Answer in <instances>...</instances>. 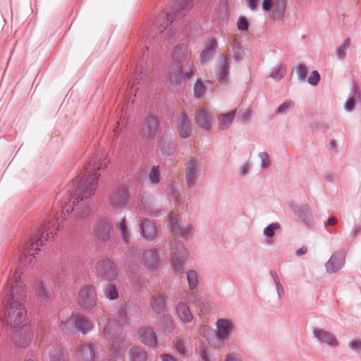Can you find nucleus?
Masks as SVG:
<instances>
[{
	"instance_id": "obj_17",
	"label": "nucleus",
	"mask_w": 361,
	"mask_h": 361,
	"mask_svg": "<svg viewBox=\"0 0 361 361\" xmlns=\"http://www.w3.org/2000/svg\"><path fill=\"white\" fill-rule=\"evenodd\" d=\"M314 336L322 343L335 348L338 345V341L334 334L331 332L321 329L313 330Z\"/></svg>"
},
{
	"instance_id": "obj_22",
	"label": "nucleus",
	"mask_w": 361,
	"mask_h": 361,
	"mask_svg": "<svg viewBox=\"0 0 361 361\" xmlns=\"http://www.w3.org/2000/svg\"><path fill=\"white\" fill-rule=\"evenodd\" d=\"M141 231L143 238L146 240H152L157 235V228L154 223L149 219H143L141 221Z\"/></svg>"
},
{
	"instance_id": "obj_33",
	"label": "nucleus",
	"mask_w": 361,
	"mask_h": 361,
	"mask_svg": "<svg viewBox=\"0 0 361 361\" xmlns=\"http://www.w3.org/2000/svg\"><path fill=\"white\" fill-rule=\"evenodd\" d=\"M104 292L105 296L110 300H116L119 297L116 286L112 283L106 285L104 288Z\"/></svg>"
},
{
	"instance_id": "obj_7",
	"label": "nucleus",
	"mask_w": 361,
	"mask_h": 361,
	"mask_svg": "<svg viewBox=\"0 0 361 361\" xmlns=\"http://www.w3.org/2000/svg\"><path fill=\"white\" fill-rule=\"evenodd\" d=\"M129 200V192L126 188L118 187L112 190L107 197L109 204L115 209L124 207Z\"/></svg>"
},
{
	"instance_id": "obj_29",
	"label": "nucleus",
	"mask_w": 361,
	"mask_h": 361,
	"mask_svg": "<svg viewBox=\"0 0 361 361\" xmlns=\"http://www.w3.org/2000/svg\"><path fill=\"white\" fill-rule=\"evenodd\" d=\"M343 258L341 255H333L327 262L326 267L329 272L337 271L343 265Z\"/></svg>"
},
{
	"instance_id": "obj_18",
	"label": "nucleus",
	"mask_w": 361,
	"mask_h": 361,
	"mask_svg": "<svg viewBox=\"0 0 361 361\" xmlns=\"http://www.w3.org/2000/svg\"><path fill=\"white\" fill-rule=\"evenodd\" d=\"M200 166L197 162L191 160L186 165L185 178L188 187H192L197 180Z\"/></svg>"
},
{
	"instance_id": "obj_14",
	"label": "nucleus",
	"mask_w": 361,
	"mask_h": 361,
	"mask_svg": "<svg viewBox=\"0 0 361 361\" xmlns=\"http://www.w3.org/2000/svg\"><path fill=\"white\" fill-rule=\"evenodd\" d=\"M128 348L127 342L121 337H116L112 341L109 348V355L111 358L121 357Z\"/></svg>"
},
{
	"instance_id": "obj_21",
	"label": "nucleus",
	"mask_w": 361,
	"mask_h": 361,
	"mask_svg": "<svg viewBox=\"0 0 361 361\" xmlns=\"http://www.w3.org/2000/svg\"><path fill=\"white\" fill-rule=\"evenodd\" d=\"M228 66L227 63V58L225 55H221L216 73L218 81L221 84H226L228 81Z\"/></svg>"
},
{
	"instance_id": "obj_2",
	"label": "nucleus",
	"mask_w": 361,
	"mask_h": 361,
	"mask_svg": "<svg viewBox=\"0 0 361 361\" xmlns=\"http://www.w3.org/2000/svg\"><path fill=\"white\" fill-rule=\"evenodd\" d=\"M108 163L109 161L104 154H99L96 155L85 168V179L81 180L78 183L75 192V200L73 202L72 212L76 217L82 219L90 214L92 207L90 197L94 193L97 185V180L99 178V174L96 171L106 168Z\"/></svg>"
},
{
	"instance_id": "obj_35",
	"label": "nucleus",
	"mask_w": 361,
	"mask_h": 361,
	"mask_svg": "<svg viewBox=\"0 0 361 361\" xmlns=\"http://www.w3.org/2000/svg\"><path fill=\"white\" fill-rule=\"evenodd\" d=\"M50 361H65L61 347H57L50 352Z\"/></svg>"
},
{
	"instance_id": "obj_11",
	"label": "nucleus",
	"mask_w": 361,
	"mask_h": 361,
	"mask_svg": "<svg viewBox=\"0 0 361 361\" xmlns=\"http://www.w3.org/2000/svg\"><path fill=\"white\" fill-rule=\"evenodd\" d=\"M13 339L19 347L24 348L27 346L33 339V334L31 332L30 326H23L15 333Z\"/></svg>"
},
{
	"instance_id": "obj_4",
	"label": "nucleus",
	"mask_w": 361,
	"mask_h": 361,
	"mask_svg": "<svg viewBox=\"0 0 361 361\" xmlns=\"http://www.w3.org/2000/svg\"><path fill=\"white\" fill-rule=\"evenodd\" d=\"M59 327L66 333L75 329L82 334H86L92 329L93 325L85 317L80 313L74 312L66 321L61 322Z\"/></svg>"
},
{
	"instance_id": "obj_34",
	"label": "nucleus",
	"mask_w": 361,
	"mask_h": 361,
	"mask_svg": "<svg viewBox=\"0 0 361 361\" xmlns=\"http://www.w3.org/2000/svg\"><path fill=\"white\" fill-rule=\"evenodd\" d=\"M286 73V66L281 64L270 74V78L276 80H281Z\"/></svg>"
},
{
	"instance_id": "obj_47",
	"label": "nucleus",
	"mask_w": 361,
	"mask_h": 361,
	"mask_svg": "<svg viewBox=\"0 0 361 361\" xmlns=\"http://www.w3.org/2000/svg\"><path fill=\"white\" fill-rule=\"evenodd\" d=\"M259 156L260 159H262V166L267 167L269 165V159L268 154L267 152H261Z\"/></svg>"
},
{
	"instance_id": "obj_63",
	"label": "nucleus",
	"mask_w": 361,
	"mask_h": 361,
	"mask_svg": "<svg viewBox=\"0 0 361 361\" xmlns=\"http://www.w3.org/2000/svg\"><path fill=\"white\" fill-rule=\"evenodd\" d=\"M24 361H35V360H32V359L29 358V359H26V360H25Z\"/></svg>"
},
{
	"instance_id": "obj_10",
	"label": "nucleus",
	"mask_w": 361,
	"mask_h": 361,
	"mask_svg": "<svg viewBox=\"0 0 361 361\" xmlns=\"http://www.w3.org/2000/svg\"><path fill=\"white\" fill-rule=\"evenodd\" d=\"M94 233L98 240L107 242L112 238L114 231L109 223L99 220L94 226Z\"/></svg>"
},
{
	"instance_id": "obj_42",
	"label": "nucleus",
	"mask_w": 361,
	"mask_h": 361,
	"mask_svg": "<svg viewBox=\"0 0 361 361\" xmlns=\"http://www.w3.org/2000/svg\"><path fill=\"white\" fill-rule=\"evenodd\" d=\"M279 228L278 224H271L264 228V233L268 237H272L274 235V230Z\"/></svg>"
},
{
	"instance_id": "obj_54",
	"label": "nucleus",
	"mask_w": 361,
	"mask_h": 361,
	"mask_svg": "<svg viewBox=\"0 0 361 361\" xmlns=\"http://www.w3.org/2000/svg\"><path fill=\"white\" fill-rule=\"evenodd\" d=\"M274 5V2L271 0H264L263 1V8L265 11H269L271 6Z\"/></svg>"
},
{
	"instance_id": "obj_15",
	"label": "nucleus",
	"mask_w": 361,
	"mask_h": 361,
	"mask_svg": "<svg viewBox=\"0 0 361 361\" xmlns=\"http://www.w3.org/2000/svg\"><path fill=\"white\" fill-rule=\"evenodd\" d=\"M159 122L156 117L147 118L142 129V136L146 140L152 139L156 135Z\"/></svg>"
},
{
	"instance_id": "obj_12",
	"label": "nucleus",
	"mask_w": 361,
	"mask_h": 361,
	"mask_svg": "<svg viewBox=\"0 0 361 361\" xmlns=\"http://www.w3.org/2000/svg\"><path fill=\"white\" fill-rule=\"evenodd\" d=\"M168 226L171 232L176 235L186 236L191 231V226L183 228L179 224L178 216L175 213H169L168 216Z\"/></svg>"
},
{
	"instance_id": "obj_30",
	"label": "nucleus",
	"mask_w": 361,
	"mask_h": 361,
	"mask_svg": "<svg viewBox=\"0 0 361 361\" xmlns=\"http://www.w3.org/2000/svg\"><path fill=\"white\" fill-rule=\"evenodd\" d=\"M236 110L227 114H222L218 116L217 119L219 128L222 130L228 128L232 123L235 116Z\"/></svg>"
},
{
	"instance_id": "obj_26",
	"label": "nucleus",
	"mask_w": 361,
	"mask_h": 361,
	"mask_svg": "<svg viewBox=\"0 0 361 361\" xmlns=\"http://www.w3.org/2000/svg\"><path fill=\"white\" fill-rule=\"evenodd\" d=\"M176 312L179 319L184 323L190 322L193 319L188 306L184 302H180L177 305Z\"/></svg>"
},
{
	"instance_id": "obj_31",
	"label": "nucleus",
	"mask_w": 361,
	"mask_h": 361,
	"mask_svg": "<svg viewBox=\"0 0 361 361\" xmlns=\"http://www.w3.org/2000/svg\"><path fill=\"white\" fill-rule=\"evenodd\" d=\"M116 228L120 232L123 241L128 243L130 238V233L127 226L126 218H123L118 222H117Z\"/></svg>"
},
{
	"instance_id": "obj_45",
	"label": "nucleus",
	"mask_w": 361,
	"mask_h": 361,
	"mask_svg": "<svg viewBox=\"0 0 361 361\" xmlns=\"http://www.w3.org/2000/svg\"><path fill=\"white\" fill-rule=\"evenodd\" d=\"M238 27L240 30H247L248 29V22L244 17H240L238 22Z\"/></svg>"
},
{
	"instance_id": "obj_5",
	"label": "nucleus",
	"mask_w": 361,
	"mask_h": 361,
	"mask_svg": "<svg viewBox=\"0 0 361 361\" xmlns=\"http://www.w3.org/2000/svg\"><path fill=\"white\" fill-rule=\"evenodd\" d=\"M97 302L95 288L92 285L83 286L78 292V303L86 311L92 310Z\"/></svg>"
},
{
	"instance_id": "obj_60",
	"label": "nucleus",
	"mask_w": 361,
	"mask_h": 361,
	"mask_svg": "<svg viewBox=\"0 0 361 361\" xmlns=\"http://www.w3.org/2000/svg\"><path fill=\"white\" fill-rule=\"evenodd\" d=\"M336 223H337V219L335 217L332 216L328 219L327 225L334 226L335 224H336Z\"/></svg>"
},
{
	"instance_id": "obj_39",
	"label": "nucleus",
	"mask_w": 361,
	"mask_h": 361,
	"mask_svg": "<svg viewBox=\"0 0 361 361\" xmlns=\"http://www.w3.org/2000/svg\"><path fill=\"white\" fill-rule=\"evenodd\" d=\"M350 39H346L343 44L338 48L337 49V56L339 59H342L344 58L345 55L346 50L350 46Z\"/></svg>"
},
{
	"instance_id": "obj_20",
	"label": "nucleus",
	"mask_w": 361,
	"mask_h": 361,
	"mask_svg": "<svg viewBox=\"0 0 361 361\" xmlns=\"http://www.w3.org/2000/svg\"><path fill=\"white\" fill-rule=\"evenodd\" d=\"M140 340L149 345H155L157 338L154 332L149 327L140 328L137 331Z\"/></svg>"
},
{
	"instance_id": "obj_13",
	"label": "nucleus",
	"mask_w": 361,
	"mask_h": 361,
	"mask_svg": "<svg viewBox=\"0 0 361 361\" xmlns=\"http://www.w3.org/2000/svg\"><path fill=\"white\" fill-rule=\"evenodd\" d=\"M141 262L149 270H155L159 266V257L157 250H148L141 255Z\"/></svg>"
},
{
	"instance_id": "obj_23",
	"label": "nucleus",
	"mask_w": 361,
	"mask_h": 361,
	"mask_svg": "<svg viewBox=\"0 0 361 361\" xmlns=\"http://www.w3.org/2000/svg\"><path fill=\"white\" fill-rule=\"evenodd\" d=\"M103 336L106 339H112V341L116 338V337H121L120 328L117 323L113 321H108L104 328Z\"/></svg>"
},
{
	"instance_id": "obj_55",
	"label": "nucleus",
	"mask_w": 361,
	"mask_h": 361,
	"mask_svg": "<svg viewBox=\"0 0 361 361\" xmlns=\"http://www.w3.org/2000/svg\"><path fill=\"white\" fill-rule=\"evenodd\" d=\"M160 358L161 361H178L175 357L169 354H161Z\"/></svg>"
},
{
	"instance_id": "obj_24",
	"label": "nucleus",
	"mask_w": 361,
	"mask_h": 361,
	"mask_svg": "<svg viewBox=\"0 0 361 361\" xmlns=\"http://www.w3.org/2000/svg\"><path fill=\"white\" fill-rule=\"evenodd\" d=\"M150 307L157 313L164 312L166 307L165 297L161 294H155L150 300Z\"/></svg>"
},
{
	"instance_id": "obj_64",
	"label": "nucleus",
	"mask_w": 361,
	"mask_h": 361,
	"mask_svg": "<svg viewBox=\"0 0 361 361\" xmlns=\"http://www.w3.org/2000/svg\"><path fill=\"white\" fill-rule=\"evenodd\" d=\"M238 45H239V42H237V44L234 45V48H235V47L238 46Z\"/></svg>"
},
{
	"instance_id": "obj_8",
	"label": "nucleus",
	"mask_w": 361,
	"mask_h": 361,
	"mask_svg": "<svg viewBox=\"0 0 361 361\" xmlns=\"http://www.w3.org/2000/svg\"><path fill=\"white\" fill-rule=\"evenodd\" d=\"M95 269L99 276L108 281L115 280L118 275L117 267L112 261L108 259L98 261Z\"/></svg>"
},
{
	"instance_id": "obj_38",
	"label": "nucleus",
	"mask_w": 361,
	"mask_h": 361,
	"mask_svg": "<svg viewBox=\"0 0 361 361\" xmlns=\"http://www.w3.org/2000/svg\"><path fill=\"white\" fill-rule=\"evenodd\" d=\"M36 294L39 300H44L48 297V293L42 282L37 283L36 286Z\"/></svg>"
},
{
	"instance_id": "obj_19",
	"label": "nucleus",
	"mask_w": 361,
	"mask_h": 361,
	"mask_svg": "<svg viewBox=\"0 0 361 361\" xmlns=\"http://www.w3.org/2000/svg\"><path fill=\"white\" fill-rule=\"evenodd\" d=\"M195 121L197 124L206 130H209L212 126V117L210 114L205 109H200L197 111Z\"/></svg>"
},
{
	"instance_id": "obj_6",
	"label": "nucleus",
	"mask_w": 361,
	"mask_h": 361,
	"mask_svg": "<svg viewBox=\"0 0 361 361\" xmlns=\"http://www.w3.org/2000/svg\"><path fill=\"white\" fill-rule=\"evenodd\" d=\"M75 355L78 361H97L99 354L93 343H80L75 347Z\"/></svg>"
},
{
	"instance_id": "obj_58",
	"label": "nucleus",
	"mask_w": 361,
	"mask_h": 361,
	"mask_svg": "<svg viewBox=\"0 0 361 361\" xmlns=\"http://www.w3.org/2000/svg\"><path fill=\"white\" fill-rule=\"evenodd\" d=\"M249 169H250V164L248 163H246L240 169V174L243 175V176H245L247 173V172L249 170Z\"/></svg>"
},
{
	"instance_id": "obj_52",
	"label": "nucleus",
	"mask_w": 361,
	"mask_h": 361,
	"mask_svg": "<svg viewBox=\"0 0 361 361\" xmlns=\"http://www.w3.org/2000/svg\"><path fill=\"white\" fill-rule=\"evenodd\" d=\"M148 74V71L145 69L140 70L139 73L135 75V80H142L146 78Z\"/></svg>"
},
{
	"instance_id": "obj_48",
	"label": "nucleus",
	"mask_w": 361,
	"mask_h": 361,
	"mask_svg": "<svg viewBox=\"0 0 361 361\" xmlns=\"http://www.w3.org/2000/svg\"><path fill=\"white\" fill-rule=\"evenodd\" d=\"M349 346L355 351H360L361 350V341H353L349 343Z\"/></svg>"
},
{
	"instance_id": "obj_28",
	"label": "nucleus",
	"mask_w": 361,
	"mask_h": 361,
	"mask_svg": "<svg viewBox=\"0 0 361 361\" xmlns=\"http://www.w3.org/2000/svg\"><path fill=\"white\" fill-rule=\"evenodd\" d=\"M217 47V42L215 39H209L204 49L202 50L200 58L201 61L202 62L207 61L209 60L212 56H213L215 49Z\"/></svg>"
},
{
	"instance_id": "obj_59",
	"label": "nucleus",
	"mask_w": 361,
	"mask_h": 361,
	"mask_svg": "<svg viewBox=\"0 0 361 361\" xmlns=\"http://www.w3.org/2000/svg\"><path fill=\"white\" fill-rule=\"evenodd\" d=\"M200 355L202 357V358L206 361H208V357H207V351L204 348H201V350H200Z\"/></svg>"
},
{
	"instance_id": "obj_53",
	"label": "nucleus",
	"mask_w": 361,
	"mask_h": 361,
	"mask_svg": "<svg viewBox=\"0 0 361 361\" xmlns=\"http://www.w3.org/2000/svg\"><path fill=\"white\" fill-rule=\"evenodd\" d=\"M345 109L348 111H351L355 107V99L354 98H350L345 103Z\"/></svg>"
},
{
	"instance_id": "obj_41",
	"label": "nucleus",
	"mask_w": 361,
	"mask_h": 361,
	"mask_svg": "<svg viewBox=\"0 0 361 361\" xmlns=\"http://www.w3.org/2000/svg\"><path fill=\"white\" fill-rule=\"evenodd\" d=\"M307 73V68L305 65L300 64L297 67V75L299 80L304 81Z\"/></svg>"
},
{
	"instance_id": "obj_46",
	"label": "nucleus",
	"mask_w": 361,
	"mask_h": 361,
	"mask_svg": "<svg viewBox=\"0 0 361 361\" xmlns=\"http://www.w3.org/2000/svg\"><path fill=\"white\" fill-rule=\"evenodd\" d=\"M159 30H160V32L162 33V35L166 38V37L170 38L174 34V31L172 30V29H169L168 30L167 26H166L165 27H163L162 26L159 27Z\"/></svg>"
},
{
	"instance_id": "obj_40",
	"label": "nucleus",
	"mask_w": 361,
	"mask_h": 361,
	"mask_svg": "<svg viewBox=\"0 0 361 361\" xmlns=\"http://www.w3.org/2000/svg\"><path fill=\"white\" fill-rule=\"evenodd\" d=\"M204 87L202 82L197 81L194 85V94L196 97H202L204 93Z\"/></svg>"
},
{
	"instance_id": "obj_25",
	"label": "nucleus",
	"mask_w": 361,
	"mask_h": 361,
	"mask_svg": "<svg viewBox=\"0 0 361 361\" xmlns=\"http://www.w3.org/2000/svg\"><path fill=\"white\" fill-rule=\"evenodd\" d=\"M42 245V241L39 238L35 237L29 240L24 245L23 251L25 255H28L30 257L34 256L39 250L40 246Z\"/></svg>"
},
{
	"instance_id": "obj_56",
	"label": "nucleus",
	"mask_w": 361,
	"mask_h": 361,
	"mask_svg": "<svg viewBox=\"0 0 361 361\" xmlns=\"http://www.w3.org/2000/svg\"><path fill=\"white\" fill-rule=\"evenodd\" d=\"M257 1L258 0H247V4L251 10L254 11L257 7Z\"/></svg>"
},
{
	"instance_id": "obj_9",
	"label": "nucleus",
	"mask_w": 361,
	"mask_h": 361,
	"mask_svg": "<svg viewBox=\"0 0 361 361\" xmlns=\"http://www.w3.org/2000/svg\"><path fill=\"white\" fill-rule=\"evenodd\" d=\"M171 267L174 272L181 274L187 255V250L183 245L177 244L171 248Z\"/></svg>"
},
{
	"instance_id": "obj_50",
	"label": "nucleus",
	"mask_w": 361,
	"mask_h": 361,
	"mask_svg": "<svg viewBox=\"0 0 361 361\" xmlns=\"http://www.w3.org/2000/svg\"><path fill=\"white\" fill-rule=\"evenodd\" d=\"M226 361H241V358L238 354L231 353L226 355Z\"/></svg>"
},
{
	"instance_id": "obj_57",
	"label": "nucleus",
	"mask_w": 361,
	"mask_h": 361,
	"mask_svg": "<svg viewBox=\"0 0 361 361\" xmlns=\"http://www.w3.org/2000/svg\"><path fill=\"white\" fill-rule=\"evenodd\" d=\"M307 252V247L306 246H302L300 249L296 251L297 256H302L306 254Z\"/></svg>"
},
{
	"instance_id": "obj_43",
	"label": "nucleus",
	"mask_w": 361,
	"mask_h": 361,
	"mask_svg": "<svg viewBox=\"0 0 361 361\" xmlns=\"http://www.w3.org/2000/svg\"><path fill=\"white\" fill-rule=\"evenodd\" d=\"M320 79L319 73L317 71H314L310 77L308 78V82L311 85H316Z\"/></svg>"
},
{
	"instance_id": "obj_51",
	"label": "nucleus",
	"mask_w": 361,
	"mask_h": 361,
	"mask_svg": "<svg viewBox=\"0 0 361 361\" xmlns=\"http://www.w3.org/2000/svg\"><path fill=\"white\" fill-rule=\"evenodd\" d=\"M292 105H293V102H287L282 104L278 108L277 113H281V112L284 111L285 110H286L287 109L290 107Z\"/></svg>"
},
{
	"instance_id": "obj_37",
	"label": "nucleus",
	"mask_w": 361,
	"mask_h": 361,
	"mask_svg": "<svg viewBox=\"0 0 361 361\" xmlns=\"http://www.w3.org/2000/svg\"><path fill=\"white\" fill-rule=\"evenodd\" d=\"M188 281L191 289L195 288L198 283L197 273L195 271H189L187 274Z\"/></svg>"
},
{
	"instance_id": "obj_36",
	"label": "nucleus",
	"mask_w": 361,
	"mask_h": 361,
	"mask_svg": "<svg viewBox=\"0 0 361 361\" xmlns=\"http://www.w3.org/2000/svg\"><path fill=\"white\" fill-rule=\"evenodd\" d=\"M176 348L177 350L183 355H186L190 352L191 348L183 340H177L176 342Z\"/></svg>"
},
{
	"instance_id": "obj_16",
	"label": "nucleus",
	"mask_w": 361,
	"mask_h": 361,
	"mask_svg": "<svg viewBox=\"0 0 361 361\" xmlns=\"http://www.w3.org/2000/svg\"><path fill=\"white\" fill-rule=\"evenodd\" d=\"M177 130L182 138H187L191 133V123L188 117L183 113L180 114L177 117Z\"/></svg>"
},
{
	"instance_id": "obj_27",
	"label": "nucleus",
	"mask_w": 361,
	"mask_h": 361,
	"mask_svg": "<svg viewBox=\"0 0 361 361\" xmlns=\"http://www.w3.org/2000/svg\"><path fill=\"white\" fill-rule=\"evenodd\" d=\"M217 336L219 338H226L232 329V325L228 320L219 319L216 322Z\"/></svg>"
},
{
	"instance_id": "obj_32",
	"label": "nucleus",
	"mask_w": 361,
	"mask_h": 361,
	"mask_svg": "<svg viewBox=\"0 0 361 361\" xmlns=\"http://www.w3.org/2000/svg\"><path fill=\"white\" fill-rule=\"evenodd\" d=\"M130 361H147V353L142 349L138 348H133L130 350Z\"/></svg>"
},
{
	"instance_id": "obj_1",
	"label": "nucleus",
	"mask_w": 361,
	"mask_h": 361,
	"mask_svg": "<svg viewBox=\"0 0 361 361\" xmlns=\"http://www.w3.org/2000/svg\"><path fill=\"white\" fill-rule=\"evenodd\" d=\"M20 278V273L17 271H14L3 292L5 308L0 313V319L11 328L20 326L26 315L23 306L26 292Z\"/></svg>"
},
{
	"instance_id": "obj_49",
	"label": "nucleus",
	"mask_w": 361,
	"mask_h": 361,
	"mask_svg": "<svg viewBox=\"0 0 361 361\" xmlns=\"http://www.w3.org/2000/svg\"><path fill=\"white\" fill-rule=\"evenodd\" d=\"M275 5L279 11L283 12L286 6V0H276Z\"/></svg>"
},
{
	"instance_id": "obj_61",
	"label": "nucleus",
	"mask_w": 361,
	"mask_h": 361,
	"mask_svg": "<svg viewBox=\"0 0 361 361\" xmlns=\"http://www.w3.org/2000/svg\"><path fill=\"white\" fill-rule=\"evenodd\" d=\"M173 20V16L171 14H167V20L172 22Z\"/></svg>"
},
{
	"instance_id": "obj_44",
	"label": "nucleus",
	"mask_w": 361,
	"mask_h": 361,
	"mask_svg": "<svg viewBox=\"0 0 361 361\" xmlns=\"http://www.w3.org/2000/svg\"><path fill=\"white\" fill-rule=\"evenodd\" d=\"M149 177L152 183H157L159 180L158 169L155 167L152 168L149 172Z\"/></svg>"
},
{
	"instance_id": "obj_3",
	"label": "nucleus",
	"mask_w": 361,
	"mask_h": 361,
	"mask_svg": "<svg viewBox=\"0 0 361 361\" xmlns=\"http://www.w3.org/2000/svg\"><path fill=\"white\" fill-rule=\"evenodd\" d=\"M190 58V51L187 44H181L175 47L172 61L167 72V80L172 86L180 85L192 75Z\"/></svg>"
},
{
	"instance_id": "obj_62",
	"label": "nucleus",
	"mask_w": 361,
	"mask_h": 361,
	"mask_svg": "<svg viewBox=\"0 0 361 361\" xmlns=\"http://www.w3.org/2000/svg\"><path fill=\"white\" fill-rule=\"evenodd\" d=\"M277 287H278V289H279L280 288H282L281 285L279 284V283H277Z\"/></svg>"
}]
</instances>
